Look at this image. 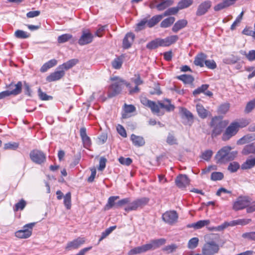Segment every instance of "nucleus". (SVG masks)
<instances>
[{"mask_svg": "<svg viewBox=\"0 0 255 255\" xmlns=\"http://www.w3.org/2000/svg\"><path fill=\"white\" fill-rule=\"evenodd\" d=\"M213 153V152L211 150H207L202 152L201 158L204 160L208 161L210 159Z\"/></svg>", "mask_w": 255, "mask_h": 255, "instance_id": "nucleus-53", "label": "nucleus"}, {"mask_svg": "<svg viewBox=\"0 0 255 255\" xmlns=\"http://www.w3.org/2000/svg\"><path fill=\"white\" fill-rule=\"evenodd\" d=\"M244 55L249 61H253L255 60V50H250L248 53L244 52Z\"/></svg>", "mask_w": 255, "mask_h": 255, "instance_id": "nucleus-56", "label": "nucleus"}, {"mask_svg": "<svg viewBox=\"0 0 255 255\" xmlns=\"http://www.w3.org/2000/svg\"><path fill=\"white\" fill-rule=\"evenodd\" d=\"M14 36L15 37L20 39H25L30 37V34L28 32L22 30H17L15 31Z\"/></svg>", "mask_w": 255, "mask_h": 255, "instance_id": "nucleus-38", "label": "nucleus"}, {"mask_svg": "<svg viewBox=\"0 0 255 255\" xmlns=\"http://www.w3.org/2000/svg\"><path fill=\"white\" fill-rule=\"evenodd\" d=\"M239 164L236 162H232L228 166V170L232 172H235L239 168Z\"/></svg>", "mask_w": 255, "mask_h": 255, "instance_id": "nucleus-61", "label": "nucleus"}, {"mask_svg": "<svg viewBox=\"0 0 255 255\" xmlns=\"http://www.w3.org/2000/svg\"><path fill=\"white\" fill-rule=\"evenodd\" d=\"M119 161L123 165L129 166L132 163V160L129 157L125 158L122 156L119 158Z\"/></svg>", "mask_w": 255, "mask_h": 255, "instance_id": "nucleus-55", "label": "nucleus"}, {"mask_svg": "<svg viewBox=\"0 0 255 255\" xmlns=\"http://www.w3.org/2000/svg\"><path fill=\"white\" fill-rule=\"evenodd\" d=\"M193 3L192 0H181L178 3V6L180 9L189 7Z\"/></svg>", "mask_w": 255, "mask_h": 255, "instance_id": "nucleus-43", "label": "nucleus"}, {"mask_svg": "<svg viewBox=\"0 0 255 255\" xmlns=\"http://www.w3.org/2000/svg\"><path fill=\"white\" fill-rule=\"evenodd\" d=\"M225 121H222L220 117H215L212 119L211 126L213 128L212 136H217L220 134L226 126Z\"/></svg>", "mask_w": 255, "mask_h": 255, "instance_id": "nucleus-5", "label": "nucleus"}, {"mask_svg": "<svg viewBox=\"0 0 255 255\" xmlns=\"http://www.w3.org/2000/svg\"><path fill=\"white\" fill-rule=\"evenodd\" d=\"M209 88V85L208 84H204L201 86L198 87L197 89H195L193 94L194 95L196 96L197 95L200 94L201 93H204L208 88Z\"/></svg>", "mask_w": 255, "mask_h": 255, "instance_id": "nucleus-48", "label": "nucleus"}, {"mask_svg": "<svg viewBox=\"0 0 255 255\" xmlns=\"http://www.w3.org/2000/svg\"><path fill=\"white\" fill-rule=\"evenodd\" d=\"M251 221L250 219H238L237 220H233L230 222L231 227L236 226L237 225H246L249 224Z\"/></svg>", "mask_w": 255, "mask_h": 255, "instance_id": "nucleus-40", "label": "nucleus"}, {"mask_svg": "<svg viewBox=\"0 0 255 255\" xmlns=\"http://www.w3.org/2000/svg\"><path fill=\"white\" fill-rule=\"evenodd\" d=\"M26 204V202L23 199H21L15 205L13 210L14 211H17L19 210H22L24 208Z\"/></svg>", "mask_w": 255, "mask_h": 255, "instance_id": "nucleus-49", "label": "nucleus"}, {"mask_svg": "<svg viewBox=\"0 0 255 255\" xmlns=\"http://www.w3.org/2000/svg\"><path fill=\"white\" fill-rule=\"evenodd\" d=\"M211 6V2L209 0L202 2L199 6L196 11L197 15H202L206 13Z\"/></svg>", "mask_w": 255, "mask_h": 255, "instance_id": "nucleus-16", "label": "nucleus"}, {"mask_svg": "<svg viewBox=\"0 0 255 255\" xmlns=\"http://www.w3.org/2000/svg\"><path fill=\"white\" fill-rule=\"evenodd\" d=\"M158 104L160 108L164 109L167 112H171L174 111L175 106L172 104L169 99H165L162 101H158Z\"/></svg>", "mask_w": 255, "mask_h": 255, "instance_id": "nucleus-21", "label": "nucleus"}, {"mask_svg": "<svg viewBox=\"0 0 255 255\" xmlns=\"http://www.w3.org/2000/svg\"><path fill=\"white\" fill-rule=\"evenodd\" d=\"M112 84L109 86L108 91V97L109 98L114 97L121 93L123 86L126 85L128 88L130 94H133L139 92V85L142 84L143 81L139 75H135V77L131 79V83L126 82L125 80L117 76L111 78Z\"/></svg>", "mask_w": 255, "mask_h": 255, "instance_id": "nucleus-1", "label": "nucleus"}, {"mask_svg": "<svg viewBox=\"0 0 255 255\" xmlns=\"http://www.w3.org/2000/svg\"><path fill=\"white\" fill-rule=\"evenodd\" d=\"M222 2H220L214 6V9L216 11L221 10L223 9L227 8L232 5L235 2V0H222Z\"/></svg>", "mask_w": 255, "mask_h": 255, "instance_id": "nucleus-18", "label": "nucleus"}, {"mask_svg": "<svg viewBox=\"0 0 255 255\" xmlns=\"http://www.w3.org/2000/svg\"><path fill=\"white\" fill-rule=\"evenodd\" d=\"M146 48L148 49H154L159 47L158 38L155 39L148 42L146 45Z\"/></svg>", "mask_w": 255, "mask_h": 255, "instance_id": "nucleus-46", "label": "nucleus"}, {"mask_svg": "<svg viewBox=\"0 0 255 255\" xmlns=\"http://www.w3.org/2000/svg\"><path fill=\"white\" fill-rule=\"evenodd\" d=\"M223 177V174L219 172H213L211 176V179L213 181L220 180L222 179Z\"/></svg>", "mask_w": 255, "mask_h": 255, "instance_id": "nucleus-51", "label": "nucleus"}, {"mask_svg": "<svg viewBox=\"0 0 255 255\" xmlns=\"http://www.w3.org/2000/svg\"><path fill=\"white\" fill-rule=\"evenodd\" d=\"M80 134L85 146H89L91 144V140L87 135L86 128L84 127L81 128L80 130Z\"/></svg>", "mask_w": 255, "mask_h": 255, "instance_id": "nucleus-23", "label": "nucleus"}, {"mask_svg": "<svg viewBox=\"0 0 255 255\" xmlns=\"http://www.w3.org/2000/svg\"><path fill=\"white\" fill-rule=\"evenodd\" d=\"M254 140H255V134H248L240 139L238 142L239 144H244Z\"/></svg>", "mask_w": 255, "mask_h": 255, "instance_id": "nucleus-31", "label": "nucleus"}, {"mask_svg": "<svg viewBox=\"0 0 255 255\" xmlns=\"http://www.w3.org/2000/svg\"><path fill=\"white\" fill-rule=\"evenodd\" d=\"M85 242L86 239L85 238L78 237L73 241L68 242L65 249L68 250L77 249L84 244Z\"/></svg>", "mask_w": 255, "mask_h": 255, "instance_id": "nucleus-14", "label": "nucleus"}, {"mask_svg": "<svg viewBox=\"0 0 255 255\" xmlns=\"http://www.w3.org/2000/svg\"><path fill=\"white\" fill-rule=\"evenodd\" d=\"M120 197L118 196H111L109 198L108 203L106 204V208L109 210L112 208H119L123 207L127 204L128 200V199H122L117 202H115L116 200L119 199Z\"/></svg>", "mask_w": 255, "mask_h": 255, "instance_id": "nucleus-6", "label": "nucleus"}, {"mask_svg": "<svg viewBox=\"0 0 255 255\" xmlns=\"http://www.w3.org/2000/svg\"><path fill=\"white\" fill-rule=\"evenodd\" d=\"M130 139L132 143L136 146H142L144 145L145 141L143 137L137 136L132 134L130 136Z\"/></svg>", "mask_w": 255, "mask_h": 255, "instance_id": "nucleus-24", "label": "nucleus"}, {"mask_svg": "<svg viewBox=\"0 0 255 255\" xmlns=\"http://www.w3.org/2000/svg\"><path fill=\"white\" fill-rule=\"evenodd\" d=\"M122 64L123 60L120 57L115 58L112 63L113 67L116 69H120L121 67Z\"/></svg>", "mask_w": 255, "mask_h": 255, "instance_id": "nucleus-50", "label": "nucleus"}, {"mask_svg": "<svg viewBox=\"0 0 255 255\" xmlns=\"http://www.w3.org/2000/svg\"><path fill=\"white\" fill-rule=\"evenodd\" d=\"M178 39L177 35H171L164 39L158 38L159 46L166 47L175 43Z\"/></svg>", "mask_w": 255, "mask_h": 255, "instance_id": "nucleus-15", "label": "nucleus"}, {"mask_svg": "<svg viewBox=\"0 0 255 255\" xmlns=\"http://www.w3.org/2000/svg\"><path fill=\"white\" fill-rule=\"evenodd\" d=\"M242 153L245 155L255 153V143L246 145L243 149Z\"/></svg>", "mask_w": 255, "mask_h": 255, "instance_id": "nucleus-34", "label": "nucleus"}, {"mask_svg": "<svg viewBox=\"0 0 255 255\" xmlns=\"http://www.w3.org/2000/svg\"><path fill=\"white\" fill-rule=\"evenodd\" d=\"M230 105L228 103L221 105L218 108V112L220 114H225L229 110Z\"/></svg>", "mask_w": 255, "mask_h": 255, "instance_id": "nucleus-54", "label": "nucleus"}, {"mask_svg": "<svg viewBox=\"0 0 255 255\" xmlns=\"http://www.w3.org/2000/svg\"><path fill=\"white\" fill-rule=\"evenodd\" d=\"M180 113L182 116L187 119L188 121H193V116L192 114L186 108H181L180 109Z\"/></svg>", "mask_w": 255, "mask_h": 255, "instance_id": "nucleus-36", "label": "nucleus"}, {"mask_svg": "<svg viewBox=\"0 0 255 255\" xmlns=\"http://www.w3.org/2000/svg\"><path fill=\"white\" fill-rule=\"evenodd\" d=\"M148 108H149L153 113L156 114L158 116L163 115L164 113L160 110V106L158 104V101L157 103H155L153 101H151Z\"/></svg>", "mask_w": 255, "mask_h": 255, "instance_id": "nucleus-27", "label": "nucleus"}, {"mask_svg": "<svg viewBox=\"0 0 255 255\" xmlns=\"http://www.w3.org/2000/svg\"><path fill=\"white\" fill-rule=\"evenodd\" d=\"M180 9L179 6L171 7L167 9L163 13L164 17L170 15L176 14L179 10Z\"/></svg>", "mask_w": 255, "mask_h": 255, "instance_id": "nucleus-44", "label": "nucleus"}, {"mask_svg": "<svg viewBox=\"0 0 255 255\" xmlns=\"http://www.w3.org/2000/svg\"><path fill=\"white\" fill-rule=\"evenodd\" d=\"M166 240L164 239H159L157 240H153L150 241L153 250L158 248L161 246L165 244Z\"/></svg>", "mask_w": 255, "mask_h": 255, "instance_id": "nucleus-37", "label": "nucleus"}, {"mask_svg": "<svg viewBox=\"0 0 255 255\" xmlns=\"http://www.w3.org/2000/svg\"><path fill=\"white\" fill-rule=\"evenodd\" d=\"M251 203L250 198L247 196H240L234 202L233 209L238 211L248 208Z\"/></svg>", "mask_w": 255, "mask_h": 255, "instance_id": "nucleus-9", "label": "nucleus"}, {"mask_svg": "<svg viewBox=\"0 0 255 255\" xmlns=\"http://www.w3.org/2000/svg\"><path fill=\"white\" fill-rule=\"evenodd\" d=\"M242 237L249 240L255 241V232L244 233L242 235Z\"/></svg>", "mask_w": 255, "mask_h": 255, "instance_id": "nucleus-60", "label": "nucleus"}, {"mask_svg": "<svg viewBox=\"0 0 255 255\" xmlns=\"http://www.w3.org/2000/svg\"><path fill=\"white\" fill-rule=\"evenodd\" d=\"M35 225V223H31L26 224L23 227L22 230H18L15 233V236L20 239H26L32 234V229Z\"/></svg>", "mask_w": 255, "mask_h": 255, "instance_id": "nucleus-10", "label": "nucleus"}, {"mask_svg": "<svg viewBox=\"0 0 255 255\" xmlns=\"http://www.w3.org/2000/svg\"><path fill=\"white\" fill-rule=\"evenodd\" d=\"M196 110L199 116L202 118L205 119L208 116V112L206 110L203 106L200 104L196 105Z\"/></svg>", "mask_w": 255, "mask_h": 255, "instance_id": "nucleus-33", "label": "nucleus"}, {"mask_svg": "<svg viewBox=\"0 0 255 255\" xmlns=\"http://www.w3.org/2000/svg\"><path fill=\"white\" fill-rule=\"evenodd\" d=\"M148 21L145 19H143L139 22L136 24V27L135 28L136 31H140L144 28L145 25L146 24H147Z\"/></svg>", "mask_w": 255, "mask_h": 255, "instance_id": "nucleus-63", "label": "nucleus"}, {"mask_svg": "<svg viewBox=\"0 0 255 255\" xmlns=\"http://www.w3.org/2000/svg\"><path fill=\"white\" fill-rule=\"evenodd\" d=\"M190 180L186 175H180L176 180V185L180 188H185L189 184Z\"/></svg>", "mask_w": 255, "mask_h": 255, "instance_id": "nucleus-17", "label": "nucleus"}, {"mask_svg": "<svg viewBox=\"0 0 255 255\" xmlns=\"http://www.w3.org/2000/svg\"><path fill=\"white\" fill-rule=\"evenodd\" d=\"M29 156L32 162L38 164L44 163L46 159V154L38 149L31 150L29 153Z\"/></svg>", "mask_w": 255, "mask_h": 255, "instance_id": "nucleus-8", "label": "nucleus"}, {"mask_svg": "<svg viewBox=\"0 0 255 255\" xmlns=\"http://www.w3.org/2000/svg\"><path fill=\"white\" fill-rule=\"evenodd\" d=\"M38 93L39 98L42 100H48L52 99L51 96H48L46 93L43 92L40 88L38 90Z\"/></svg>", "mask_w": 255, "mask_h": 255, "instance_id": "nucleus-62", "label": "nucleus"}, {"mask_svg": "<svg viewBox=\"0 0 255 255\" xmlns=\"http://www.w3.org/2000/svg\"><path fill=\"white\" fill-rule=\"evenodd\" d=\"M94 37V35L89 30H83L81 36L78 40V44L80 45H85L91 43L93 41Z\"/></svg>", "mask_w": 255, "mask_h": 255, "instance_id": "nucleus-12", "label": "nucleus"}, {"mask_svg": "<svg viewBox=\"0 0 255 255\" xmlns=\"http://www.w3.org/2000/svg\"><path fill=\"white\" fill-rule=\"evenodd\" d=\"M199 239L194 237L191 239L188 243V248L190 249H193L196 248L198 245Z\"/></svg>", "mask_w": 255, "mask_h": 255, "instance_id": "nucleus-47", "label": "nucleus"}, {"mask_svg": "<svg viewBox=\"0 0 255 255\" xmlns=\"http://www.w3.org/2000/svg\"><path fill=\"white\" fill-rule=\"evenodd\" d=\"M175 20L174 17L170 16L164 19L160 24V26L161 28H167L171 26Z\"/></svg>", "mask_w": 255, "mask_h": 255, "instance_id": "nucleus-32", "label": "nucleus"}, {"mask_svg": "<svg viewBox=\"0 0 255 255\" xmlns=\"http://www.w3.org/2000/svg\"><path fill=\"white\" fill-rule=\"evenodd\" d=\"M210 223V220H200L196 223L189 224L187 226L188 228H193L195 229H199L205 226L208 225Z\"/></svg>", "mask_w": 255, "mask_h": 255, "instance_id": "nucleus-25", "label": "nucleus"}, {"mask_svg": "<svg viewBox=\"0 0 255 255\" xmlns=\"http://www.w3.org/2000/svg\"><path fill=\"white\" fill-rule=\"evenodd\" d=\"M255 166V157L248 159L242 165L243 169H250Z\"/></svg>", "mask_w": 255, "mask_h": 255, "instance_id": "nucleus-35", "label": "nucleus"}, {"mask_svg": "<svg viewBox=\"0 0 255 255\" xmlns=\"http://www.w3.org/2000/svg\"><path fill=\"white\" fill-rule=\"evenodd\" d=\"M135 35L131 32L128 33L124 37L123 41V46L125 49H128L130 47L132 44Z\"/></svg>", "mask_w": 255, "mask_h": 255, "instance_id": "nucleus-20", "label": "nucleus"}, {"mask_svg": "<svg viewBox=\"0 0 255 255\" xmlns=\"http://www.w3.org/2000/svg\"><path fill=\"white\" fill-rule=\"evenodd\" d=\"M255 108V99L250 101L247 104L245 111L246 113H249Z\"/></svg>", "mask_w": 255, "mask_h": 255, "instance_id": "nucleus-52", "label": "nucleus"}, {"mask_svg": "<svg viewBox=\"0 0 255 255\" xmlns=\"http://www.w3.org/2000/svg\"><path fill=\"white\" fill-rule=\"evenodd\" d=\"M177 249V246L175 244H172L165 246L162 249V251L166 252L167 254L173 252Z\"/></svg>", "mask_w": 255, "mask_h": 255, "instance_id": "nucleus-58", "label": "nucleus"}, {"mask_svg": "<svg viewBox=\"0 0 255 255\" xmlns=\"http://www.w3.org/2000/svg\"><path fill=\"white\" fill-rule=\"evenodd\" d=\"M7 88L9 89V91H13L16 90L17 93L15 94H11V95L16 96L19 94L21 92L22 89V83L19 81L17 84H14L13 83L10 84L7 86Z\"/></svg>", "mask_w": 255, "mask_h": 255, "instance_id": "nucleus-30", "label": "nucleus"}, {"mask_svg": "<svg viewBox=\"0 0 255 255\" xmlns=\"http://www.w3.org/2000/svg\"><path fill=\"white\" fill-rule=\"evenodd\" d=\"M178 218V214L174 211H167L162 216L163 220L169 225L175 224L177 221Z\"/></svg>", "mask_w": 255, "mask_h": 255, "instance_id": "nucleus-13", "label": "nucleus"}, {"mask_svg": "<svg viewBox=\"0 0 255 255\" xmlns=\"http://www.w3.org/2000/svg\"><path fill=\"white\" fill-rule=\"evenodd\" d=\"M19 146L18 142H8L4 144L3 148L5 150H16Z\"/></svg>", "mask_w": 255, "mask_h": 255, "instance_id": "nucleus-45", "label": "nucleus"}, {"mask_svg": "<svg viewBox=\"0 0 255 255\" xmlns=\"http://www.w3.org/2000/svg\"><path fill=\"white\" fill-rule=\"evenodd\" d=\"M173 3L172 0H153L149 4L151 9L156 8L158 11H162Z\"/></svg>", "mask_w": 255, "mask_h": 255, "instance_id": "nucleus-7", "label": "nucleus"}, {"mask_svg": "<svg viewBox=\"0 0 255 255\" xmlns=\"http://www.w3.org/2000/svg\"><path fill=\"white\" fill-rule=\"evenodd\" d=\"M178 79L183 81L185 84H191L194 81V78L191 75L186 74L179 76Z\"/></svg>", "mask_w": 255, "mask_h": 255, "instance_id": "nucleus-39", "label": "nucleus"}, {"mask_svg": "<svg viewBox=\"0 0 255 255\" xmlns=\"http://www.w3.org/2000/svg\"><path fill=\"white\" fill-rule=\"evenodd\" d=\"M65 75V72L63 70L56 71L51 73L46 78V80L49 82H53L61 79Z\"/></svg>", "mask_w": 255, "mask_h": 255, "instance_id": "nucleus-19", "label": "nucleus"}, {"mask_svg": "<svg viewBox=\"0 0 255 255\" xmlns=\"http://www.w3.org/2000/svg\"><path fill=\"white\" fill-rule=\"evenodd\" d=\"M248 120H243L239 121L232 122L226 128L222 135V139L226 141L235 136L239 131L240 128H244L249 125Z\"/></svg>", "mask_w": 255, "mask_h": 255, "instance_id": "nucleus-2", "label": "nucleus"}, {"mask_svg": "<svg viewBox=\"0 0 255 255\" xmlns=\"http://www.w3.org/2000/svg\"><path fill=\"white\" fill-rule=\"evenodd\" d=\"M207 57V55L203 53L198 54L195 57L194 64L201 67H204Z\"/></svg>", "mask_w": 255, "mask_h": 255, "instance_id": "nucleus-22", "label": "nucleus"}, {"mask_svg": "<svg viewBox=\"0 0 255 255\" xmlns=\"http://www.w3.org/2000/svg\"><path fill=\"white\" fill-rule=\"evenodd\" d=\"M205 65L210 69H215L217 67V64L213 60H206Z\"/></svg>", "mask_w": 255, "mask_h": 255, "instance_id": "nucleus-57", "label": "nucleus"}, {"mask_svg": "<svg viewBox=\"0 0 255 255\" xmlns=\"http://www.w3.org/2000/svg\"><path fill=\"white\" fill-rule=\"evenodd\" d=\"M125 199H128V202L123 207H124V210L128 213L132 211H136L139 208H142L147 204L149 201V199L147 197L136 199L132 202H130L129 198H126Z\"/></svg>", "mask_w": 255, "mask_h": 255, "instance_id": "nucleus-4", "label": "nucleus"}, {"mask_svg": "<svg viewBox=\"0 0 255 255\" xmlns=\"http://www.w3.org/2000/svg\"><path fill=\"white\" fill-rule=\"evenodd\" d=\"M164 17L163 14L156 15L152 17L149 20H147V26L149 27H152L157 24Z\"/></svg>", "mask_w": 255, "mask_h": 255, "instance_id": "nucleus-29", "label": "nucleus"}, {"mask_svg": "<svg viewBox=\"0 0 255 255\" xmlns=\"http://www.w3.org/2000/svg\"><path fill=\"white\" fill-rule=\"evenodd\" d=\"M72 38V35L70 34L66 33L60 35L58 37L57 41L59 43H65Z\"/></svg>", "mask_w": 255, "mask_h": 255, "instance_id": "nucleus-42", "label": "nucleus"}, {"mask_svg": "<svg viewBox=\"0 0 255 255\" xmlns=\"http://www.w3.org/2000/svg\"><path fill=\"white\" fill-rule=\"evenodd\" d=\"M17 93L16 90L13 91H4L0 93V100L2 99L5 97H8L11 94H15Z\"/></svg>", "mask_w": 255, "mask_h": 255, "instance_id": "nucleus-59", "label": "nucleus"}, {"mask_svg": "<svg viewBox=\"0 0 255 255\" xmlns=\"http://www.w3.org/2000/svg\"><path fill=\"white\" fill-rule=\"evenodd\" d=\"M64 204L67 209H70L71 207V194L68 192L64 196Z\"/></svg>", "mask_w": 255, "mask_h": 255, "instance_id": "nucleus-41", "label": "nucleus"}, {"mask_svg": "<svg viewBox=\"0 0 255 255\" xmlns=\"http://www.w3.org/2000/svg\"><path fill=\"white\" fill-rule=\"evenodd\" d=\"M78 62V60L77 59H71L67 62L62 64V65L59 66L58 68L59 69H65L68 70L74 66H75Z\"/></svg>", "mask_w": 255, "mask_h": 255, "instance_id": "nucleus-28", "label": "nucleus"}, {"mask_svg": "<svg viewBox=\"0 0 255 255\" xmlns=\"http://www.w3.org/2000/svg\"><path fill=\"white\" fill-rule=\"evenodd\" d=\"M118 132L123 137H126L127 136L126 131L124 128L121 125H118L117 127Z\"/></svg>", "mask_w": 255, "mask_h": 255, "instance_id": "nucleus-64", "label": "nucleus"}, {"mask_svg": "<svg viewBox=\"0 0 255 255\" xmlns=\"http://www.w3.org/2000/svg\"><path fill=\"white\" fill-rule=\"evenodd\" d=\"M219 250V246L214 241L205 244L202 249V253L204 255H213L217 253Z\"/></svg>", "mask_w": 255, "mask_h": 255, "instance_id": "nucleus-11", "label": "nucleus"}, {"mask_svg": "<svg viewBox=\"0 0 255 255\" xmlns=\"http://www.w3.org/2000/svg\"><path fill=\"white\" fill-rule=\"evenodd\" d=\"M187 24V21L186 19L179 20L175 22L172 27V30L174 32H177L180 29L184 28Z\"/></svg>", "mask_w": 255, "mask_h": 255, "instance_id": "nucleus-26", "label": "nucleus"}, {"mask_svg": "<svg viewBox=\"0 0 255 255\" xmlns=\"http://www.w3.org/2000/svg\"><path fill=\"white\" fill-rule=\"evenodd\" d=\"M232 147L224 146L217 153L215 158L217 163H223L234 160L237 156V151H231Z\"/></svg>", "mask_w": 255, "mask_h": 255, "instance_id": "nucleus-3", "label": "nucleus"}]
</instances>
